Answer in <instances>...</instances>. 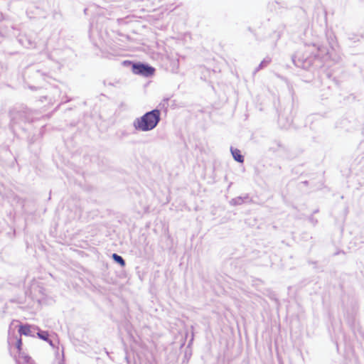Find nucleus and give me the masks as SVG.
<instances>
[{
  "instance_id": "obj_1",
  "label": "nucleus",
  "mask_w": 364,
  "mask_h": 364,
  "mask_svg": "<svg viewBox=\"0 0 364 364\" xmlns=\"http://www.w3.org/2000/svg\"><path fill=\"white\" fill-rule=\"evenodd\" d=\"M321 50V47L315 44L306 45L292 56V61L296 67L308 70L319 60L318 53Z\"/></svg>"
},
{
  "instance_id": "obj_2",
  "label": "nucleus",
  "mask_w": 364,
  "mask_h": 364,
  "mask_svg": "<svg viewBox=\"0 0 364 364\" xmlns=\"http://www.w3.org/2000/svg\"><path fill=\"white\" fill-rule=\"evenodd\" d=\"M161 120V112L158 109L146 112L141 117L136 118L133 126L136 130L147 132L154 129Z\"/></svg>"
},
{
  "instance_id": "obj_3",
  "label": "nucleus",
  "mask_w": 364,
  "mask_h": 364,
  "mask_svg": "<svg viewBox=\"0 0 364 364\" xmlns=\"http://www.w3.org/2000/svg\"><path fill=\"white\" fill-rule=\"evenodd\" d=\"M31 121V119L30 118L27 111H12L11 112V124L14 134L16 136L20 135L21 133L18 132V129L21 128V124L26 123V122H29Z\"/></svg>"
},
{
  "instance_id": "obj_4",
  "label": "nucleus",
  "mask_w": 364,
  "mask_h": 364,
  "mask_svg": "<svg viewBox=\"0 0 364 364\" xmlns=\"http://www.w3.org/2000/svg\"><path fill=\"white\" fill-rule=\"evenodd\" d=\"M132 70L134 74L150 77L154 74L155 68L148 64L135 63L132 64Z\"/></svg>"
},
{
  "instance_id": "obj_5",
  "label": "nucleus",
  "mask_w": 364,
  "mask_h": 364,
  "mask_svg": "<svg viewBox=\"0 0 364 364\" xmlns=\"http://www.w3.org/2000/svg\"><path fill=\"white\" fill-rule=\"evenodd\" d=\"M231 153L234 159L238 162L242 163L244 161V157L241 154V151L236 148L231 147Z\"/></svg>"
},
{
  "instance_id": "obj_6",
  "label": "nucleus",
  "mask_w": 364,
  "mask_h": 364,
  "mask_svg": "<svg viewBox=\"0 0 364 364\" xmlns=\"http://www.w3.org/2000/svg\"><path fill=\"white\" fill-rule=\"evenodd\" d=\"M18 333L20 335L29 336L31 334V326L28 324L20 325Z\"/></svg>"
},
{
  "instance_id": "obj_7",
  "label": "nucleus",
  "mask_w": 364,
  "mask_h": 364,
  "mask_svg": "<svg viewBox=\"0 0 364 364\" xmlns=\"http://www.w3.org/2000/svg\"><path fill=\"white\" fill-rule=\"evenodd\" d=\"M271 62V58L269 57H267L264 58V60L259 63L258 67L255 69L254 71V73H256L259 70L263 69L264 68L267 67Z\"/></svg>"
},
{
  "instance_id": "obj_8",
  "label": "nucleus",
  "mask_w": 364,
  "mask_h": 364,
  "mask_svg": "<svg viewBox=\"0 0 364 364\" xmlns=\"http://www.w3.org/2000/svg\"><path fill=\"white\" fill-rule=\"evenodd\" d=\"M112 258L114 259V261H116L117 263H119L122 267L125 266V262L121 256L114 253L112 255Z\"/></svg>"
},
{
  "instance_id": "obj_9",
  "label": "nucleus",
  "mask_w": 364,
  "mask_h": 364,
  "mask_svg": "<svg viewBox=\"0 0 364 364\" xmlns=\"http://www.w3.org/2000/svg\"><path fill=\"white\" fill-rule=\"evenodd\" d=\"M37 335H38V336L40 338H41V339H43L44 341H48V336L49 335H48V332H46V331H43V332H41V333H38Z\"/></svg>"
},
{
  "instance_id": "obj_10",
  "label": "nucleus",
  "mask_w": 364,
  "mask_h": 364,
  "mask_svg": "<svg viewBox=\"0 0 364 364\" xmlns=\"http://www.w3.org/2000/svg\"><path fill=\"white\" fill-rule=\"evenodd\" d=\"M21 346H22V340L20 338L18 339V341L16 342V348H17L18 352H21Z\"/></svg>"
},
{
  "instance_id": "obj_11",
  "label": "nucleus",
  "mask_w": 364,
  "mask_h": 364,
  "mask_svg": "<svg viewBox=\"0 0 364 364\" xmlns=\"http://www.w3.org/2000/svg\"><path fill=\"white\" fill-rule=\"evenodd\" d=\"M53 92H54V95H58L59 97L60 94V90L58 87H53ZM55 96H54L53 97L55 98Z\"/></svg>"
},
{
  "instance_id": "obj_12",
  "label": "nucleus",
  "mask_w": 364,
  "mask_h": 364,
  "mask_svg": "<svg viewBox=\"0 0 364 364\" xmlns=\"http://www.w3.org/2000/svg\"><path fill=\"white\" fill-rule=\"evenodd\" d=\"M281 121H282V117L279 116V123H281Z\"/></svg>"
}]
</instances>
